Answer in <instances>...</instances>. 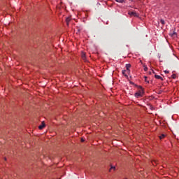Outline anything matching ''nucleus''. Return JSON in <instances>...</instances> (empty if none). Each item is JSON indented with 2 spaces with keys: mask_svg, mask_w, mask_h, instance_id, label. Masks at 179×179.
<instances>
[{
  "mask_svg": "<svg viewBox=\"0 0 179 179\" xmlns=\"http://www.w3.org/2000/svg\"><path fill=\"white\" fill-rule=\"evenodd\" d=\"M143 90H141L138 92H136L134 96L136 97V99H139V97L143 96Z\"/></svg>",
  "mask_w": 179,
  "mask_h": 179,
  "instance_id": "f257e3e1",
  "label": "nucleus"
},
{
  "mask_svg": "<svg viewBox=\"0 0 179 179\" xmlns=\"http://www.w3.org/2000/svg\"><path fill=\"white\" fill-rule=\"evenodd\" d=\"M129 15L130 16H134L135 17H138L139 16V14H138L135 11H131V12H129Z\"/></svg>",
  "mask_w": 179,
  "mask_h": 179,
  "instance_id": "f03ea898",
  "label": "nucleus"
},
{
  "mask_svg": "<svg viewBox=\"0 0 179 179\" xmlns=\"http://www.w3.org/2000/svg\"><path fill=\"white\" fill-rule=\"evenodd\" d=\"M81 57L83 59V61H86V53L85 52H82L81 53Z\"/></svg>",
  "mask_w": 179,
  "mask_h": 179,
  "instance_id": "7ed1b4c3",
  "label": "nucleus"
},
{
  "mask_svg": "<svg viewBox=\"0 0 179 179\" xmlns=\"http://www.w3.org/2000/svg\"><path fill=\"white\" fill-rule=\"evenodd\" d=\"M155 79H159L160 80H164L163 77H162L157 74L155 75Z\"/></svg>",
  "mask_w": 179,
  "mask_h": 179,
  "instance_id": "20e7f679",
  "label": "nucleus"
},
{
  "mask_svg": "<svg viewBox=\"0 0 179 179\" xmlns=\"http://www.w3.org/2000/svg\"><path fill=\"white\" fill-rule=\"evenodd\" d=\"M44 127H45V123H44V122H42V124H41L39 127H38V129H43L44 128Z\"/></svg>",
  "mask_w": 179,
  "mask_h": 179,
  "instance_id": "39448f33",
  "label": "nucleus"
},
{
  "mask_svg": "<svg viewBox=\"0 0 179 179\" xmlns=\"http://www.w3.org/2000/svg\"><path fill=\"white\" fill-rule=\"evenodd\" d=\"M66 24H67V26H69V22H71V17H67L66 19Z\"/></svg>",
  "mask_w": 179,
  "mask_h": 179,
  "instance_id": "423d86ee",
  "label": "nucleus"
},
{
  "mask_svg": "<svg viewBox=\"0 0 179 179\" xmlns=\"http://www.w3.org/2000/svg\"><path fill=\"white\" fill-rule=\"evenodd\" d=\"M129 68H131V64H127L126 69H127V71H128V72H129Z\"/></svg>",
  "mask_w": 179,
  "mask_h": 179,
  "instance_id": "0eeeda50",
  "label": "nucleus"
},
{
  "mask_svg": "<svg viewBox=\"0 0 179 179\" xmlns=\"http://www.w3.org/2000/svg\"><path fill=\"white\" fill-rule=\"evenodd\" d=\"M166 137V135L162 134L159 136V139H164Z\"/></svg>",
  "mask_w": 179,
  "mask_h": 179,
  "instance_id": "6e6552de",
  "label": "nucleus"
},
{
  "mask_svg": "<svg viewBox=\"0 0 179 179\" xmlns=\"http://www.w3.org/2000/svg\"><path fill=\"white\" fill-rule=\"evenodd\" d=\"M116 2H119L120 3H123L124 0H115Z\"/></svg>",
  "mask_w": 179,
  "mask_h": 179,
  "instance_id": "1a4fd4ad",
  "label": "nucleus"
},
{
  "mask_svg": "<svg viewBox=\"0 0 179 179\" xmlns=\"http://www.w3.org/2000/svg\"><path fill=\"white\" fill-rule=\"evenodd\" d=\"M160 23H162V24L164 25L166 22L164 21V20L161 19Z\"/></svg>",
  "mask_w": 179,
  "mask_h": 179,
  "instance_id": "9d476101",
  "label": "nucleus"
},
{
  "mask_svg": "<svg viewBox=\"0 0 179 179\" xmlns=\"http://www.w3.org/2000/svg\"><path fill=\"white\" fill-rule=\"evenodd\" d=\"M126 72H127V70H123L122 71L123 75H124V76H127Z\"/></svg>",
  "mask_w": 179,
  "mask_h": 179,
  "instance_id": "9b49d317",
  "label": "nucleus"
},
{
  "mask_svg": "<svg viewBox=\"0 0 179 179\" xmlns=\"http://www.w3.org/2000/svg\"><path fill=\"white\" fill-rule=\"evenodd\" d=\"M115 170V166H111L110 169H109V171H111V170Z\"/></svg>",
  "mask_w": 179,
  "mask_h": 179,
  "instance_id": "f8f14e48",
  "label": "nucleus"
},
{
  "mask_svg": "<svg viewBox=\"0 0 179 179\" xmlns=\"http://www.w3.org/2000/svg\"><path fill=\"white\" fill-rule=\"evenodd\" d=\"M171 78H173V79H176V78H177V76L176 74H173L171 76Z\"/></svg>",
  "mask_w": 179,
  "mask_h": 179,
  "instance_id": "ddd939ff",
  "label": "nucleus"
},
{
  "mask_svg": "<svg viewBox=\"0 0 179 179\" xmlns=\"http://www.w3.org/2000/svg\"><path fill=\"white\" fill-rule=\"evenodd\" d=\"M144 71L146 72L148 71V67L144 68Z\"/></svg>",
  "mask_w": 179,
  "mask_h": 179,
  "instance_id": "4468645a",
  "label": "nucleus"
},
{
  "mask_svg": "<svg viewBox=\"0 0 179 179\" xmlns=\"http://www.w3.org/2000/svg\"><path fill=\"white\" fill-rule=\"evenodd\" d=\"M152 73L156 75V73L155 72V71L152 70Z\"/></svg>",
  "mask_w": 179,
  "mask_h": 179,
  "instance_id": "2eb2a0df",
  "label": "nucleus"
},
{
  "mask_svg": "<svg viewBox=\"0 0 179 179\" xmlns=\"http://www.w3.org/2000/svg\"><path fill=\"white\" fill-rule=\"evenodd\" d=\"M165 73H169V71L166 70L165 71Z\"/></svg>",
  "mask_w": 179,
  "mask_h": 179,
  "instance_id": "dca6fc26",
  "label": "nucleus"
},
{
  "mask_svg": "<svg viewBox=\"0 0 179 179\" xmlns=\"http://www.w3.org/2000/svg\"><path fill=\"white\" fill-rule=\"evenodd\" d=\"M81 142H85V140H83V138H82Z\"/></svg>",
  "mask_w": 179,
  "mask_h": 179,
  "instance_id": "f3484780",
  "label": "nucleus"
},
{
  "mask_svg": "<svg viewBox=\"0 0 179 179\" xmlns=\"http://www.w3.org/2000/svg\"><path fill=\"white\" fill-rule=\"evenodd\" d=\"M174 34H176V32H173V34H172V36H174Z\"/></svg>",
  "mask_w": 179,
  "mask_h": 179,
  "instance_id": "a211bd4d",
  "label": "nucleus"
},
{
  "mask_svg": "<svg viewBox=\"0 0 179 179\" xmlns=\"http://www.w3.org/2000/svg\"><path fill=\"white\" fill-rule=\"evenodd\" d=\"M152 70H151V71H150V74H152Z\"/></svg>",
  "mask_w": 179,
  "mask_h": 179,
  "instance_id": "6ab92c4d",
  "label": "nucleus"
},
{
  "mask_svg": "<svg viewBox=\"0 0 179 179\" xmlns=\"http://www.w3.org/2000/svg\"><path fill=\"white\" fill-rule=\"evenodd\" d=\"M5 160H6V158H5Z\"/></svg>",
  "mask_w": 179,
  "mask_h": 179,
  "instance_id": "aec40b11",
  "label": "nucleus"
},
{
  "mask_svg": "<svg viewBox=\"0 0 179 179\" xmlns=\"http://www.w3.org/2000/svg\"><path fill=\"white\" fill-rule=\"evenodd\" d=\"M130 1H132V0H130Z\"/></svg>",
  "mask_w": 179,
  "mask_h": 179,
  "instance_id": "412c9836",
  "label": "nucleus"
}]
</instances>
